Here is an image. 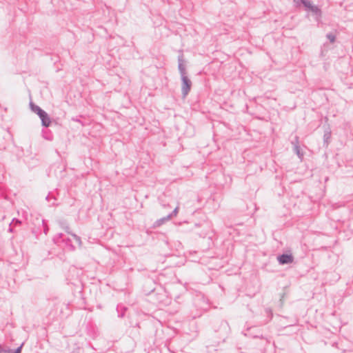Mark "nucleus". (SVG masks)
Instances as JSON below:
<instances>
[{
    "mask_svg": "<svg viewBox=\"0 0 353 353\" xmlns=\"http://www.w3.org/2000/svg\"><path fill=\"white\" fill-rule=\"evenodd\" d=\"M34 111L39 116L44 126L48 127L50 125L51 121L46 112L41 110L39 107L34 108Z\"/></svg>",
    "mask_w": 353,
    "mask_h": 353,
    "instance_id": "1",
    "label": "nucleus"
},
{
    "mask_svg": "<svg viewBox=\"0 0 353 353\" xmlns=\"http://www.w3.org/2000/svg\"><path fill=\"white\" fill-rule=\"evenodd\" d=\"M191 81L186 77L182 78V90L184 95H186L190 90Z\"/></svg>",
    "mask_w": 353,
    "mask_h": 353,
    "instance_id": "2",
    "label": "nucleus"
},
{
    "mask_svg": "<svg viewBox=\"0 0 353 353\" xmlns=\"http://www.w3.org/2000/svg\"><path fill=\"white\" fill-rule=\"evenodd\" d=\"M301 1L302 2V3L303 4V6L310 11L312 12H314V13H318L319 12V9L318 8V7H316V6H314L312 5V3L309 1H307V0H301Z\"/></svg>",
    "mask_w": 353,
    "mask_h": 353,
    "instance_id": "3",
    "label": "nucleus"
},
{
    "mask_svg": "<svg viewBox=\"0 0 353 353\" xmlns=\"http://www.w3.org/2000/svg\"><path fill=\"white\" fill-rule=\"evenodd\" d=\"M279 261L281 264L290 263L292 262L293 258L291 255L283 254L279 257Z\"/></svg>",
    "mask_w": 353,
    "mask_h": 353,
    "instance_id": "4",
    "label": "nucleus"
},
{
    "mask_svg": "<svg viewBox=\"0 0 353 353\" xmlns=\"http://www.w3.org/2000/svg\"><path fill=\"white\" fill-rule=\"evenodd\" d=\"M21 346L19 347V348H17V350H16V352L14 353H21Z\"/></svg>",
    "mask_w": 353,
    "mask_h": 353,
    "instance_id": "5",
    "label": "nucleus"
},
{
    "mask_svg": "<svg viewBox=\"0 0 353 353\" xmlns=\"http://www.w3.org/2000/svg\"><path fill=\"white\" fill-rule=\"evenodd\" d=\"M330 40H331L332 42H333L334 41V38L333 37H330Z\"/></svg>",
    "mask_w": 353,
    "mask_h": 353,
    "instance_id": "6",
    "label": "nucleus"
}]
</instances>
